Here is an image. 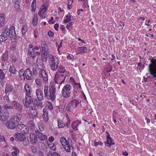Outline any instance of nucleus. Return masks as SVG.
Instances as JSON below:
<instances>
[{
  "label": "nucleus",
  "mask_w": 156,
  "mask_h": 156,
  "mask_svg": "<svg viewBox=\"0 0 156 156\" xmlns=\"http://www.w3.org/2000/svg\"><path fill=\"white\" fill-rule=\"evenodd\" d=\"M70 124V121L69 120H67V122L65 124V126L68 127V126Z\"/></svg>",
  "instance_id": "nucleus-63"
},
{
  "label": "nucleus",
  "mask_w": 156,
  "mask_h": 156,
  "mask_svg": "<svg viewBox=\"0 0 156 156\" xmlns=\"http://www.w3.org/2000/svg\"><path fill=\"white\" fill-rule=\"evenodd\" d=\"M69 103L68 105H67L66 109V110L69 112L72 111L75 108L73 106Z\"/></svg>",
  "instance_id": "nucleus-35"
},
{
  "label": "nucleus",
  "mask_w": 156,
  "mask_h": 156,
  "mask_svg": "<svg viewBox=\"0 0 156 156\" xmlns=\"http://www.w3.org/2000/svg\"><path fill=\"white\" fill-rule=\"evenodd\" d=\"M53 20V18L52 17H51L50 20H48V23L49 24H54V22L52 21V20Z\"/></svg>",
  "instance_id": "nucleus-56"
},
{
  "label": "nucleus",
  "mask_w": 156,
  "mask_h": 156,
  "mask_svg": "<svg viewBox=\"0 0 156 156\" xmlns=\"http://www.w3.org/2000/svg\"><path fill=\"white\" fill-rule=\"evenodd\" d=\"M58 126L59 128H63L65 126V124L62 121H58Z\"/></svg>",
  "instance_id": "nucleus-37"
},
{
  "label": "nucleus",
  "mask_w": 156,
  "mask_h": 156,
  "mask_svg": "<svg viewBox=\"0 0 156 156\" xmlns=\"http://www.w3.org/2000/svg\"><path fill=\"white\" fill-rule=\"evenodd\" d=\"M71 126L75 131L79 129L83 131L87 129L85 125L81 124V121L79 120L73 122L71 123Z\"/></svg>",
  "instance_id": "nucleus-7"
},
{
  "label": "nucleus",
  "mask_w": 156,
  "mask_h": 156,
  "mask_svg": "<svg viewBox=\"0 0 156 156\" xmlns=\"http://www.w3.org/2000/svg\"><path fill=\"white\" fill-rule=\"evenodd\" d=\"M27 30V25H24L22 27L21 31L23 35L25 36L26 35Z\"/></svg>",
  "instance_id": "nucleus-34"
},
{
  "label": "nucleus",
  "mask_w": 156,
  "mask_h": 156,
  "mask_svg": "<svg viewBox=\"0 0 156 156\" xmlns=\"http://www.w3.org/2000/svg\"><path fill=\"white\" fill-rule=\"evenodd\" d=\"M105 145L107 146H108L109 145V144H110L109 143V140H108L107 139V140L105 142Z\"/></svg>",
  "instance_id": "nucleus-61"
},
{
  "label": "nucleus",
  "mask_w": 156,
  "mask_h": 156,
  "mask_svg": "<svg viewBox=\"0 0 156 156\" xmlns=\"http://www.w3.org/2000/svg\"><path fill=\"white\" fill-rule=\"evenodd\" d=\"M75 82H74V83L75 85L74 86V87L75 89H81V87L80 85V83H75Z\"/></svg>",
  "instance_id": "nucleus-42"
},
{
  "label": "nucleus",
  "mask_w": 156,
  "mask_h": 156,
  "mask_svg": "<svg viewBox=\"0 0 156 156\" xmlns=\"http://www.w3.org/2000/svg\"><path fill=\"white\" fill-rule=\"evenodd\" d=\"M113 119L114 120V122L115 123H116V116L118 115V114H117V113L116 112L114 113L113 114Z\"/></svg>",
  "instance_id": "nucleus-53"
},
{
  "label": "nucleus",
  "mask_w": 156,
  "mask_h": 156,
  "mask_svg": "<svg viewBox=\"0 0 156 156\" xmlns=\"http://www.w3.org/2000/svg\"><path fill=\"white\" fill-rule=\"evenodd\" d=\"M36 1L35 0H34L33 1L31 5V6L32 7V11H34V10L35 9V8H36Z\"/></svg>",
  "instance_id": "nucleus-43"
},
{
  "label": "nucleus",
  "mask_w": 156,
  "mask_h": 156,
  "mask_svg": "<svg viewBox=\"0 0 156 156\" xmlns=\"http://www.w3.org/2000/svg\"><path fill=\"white\" fill-rule=\"evenodd\" d=\"M36 94L37 98L39 101L44 100V97L42 90L40 88L37 89L36 90Z\"/></svg>",
  "instance_id": "nucleus-13"
},
{
  "label": "nucleus",
  "mask_w": 156,
  "mask_h": 156,
  "mask_svg": "<svg viewBox=\"0 0 156 156\" xmlns=\"http://www.w3.org/2000/svg\"><path fill=\"white\" fill-rule=\"evenodd\" d=\"M24 89L26 91V96H30L31 89L30 87L29 86L28 84L25 83L24 86Z\"/></svg>",
  "instance_id": "nucleus-23"
},
{
  "label": "nucleus",
  "mask_w": 156,
  "mask_h": 156,
  "mask_svg": "<svg viewBox=\"0 0 156 156\" xmlns=\"http://www.w3.org/2000/svg\"><path fill=\"white\" fill-rule=\"evenodd\" d=\"M48 7V6L46 4L42 5L38 12V15L40 16H42L46 11Z\"/></svg>",
  "instance_id": "nucleus-19"
},
{
  "label": "nucleus",
  "mask_w": 156,
  "mask_h": 156,
  "mask_svg": "<svg viewBox=\"0 0 156 156\" xmlns=\"http://www.w3.org/2000/svg\"><path fill=\"white\" fill-rule=\"evenodd\" d=\"M5 16L4 14H0V27H2L5 24Z\"/></svg>",
  "instance_id": "nucleus-24"
},
{
  "label": "nucleus",
  "mask_w": 156,
  "mask_h": 156,
  "mask_svg": "<svg viewBox=\"0 0 156 156\" xmlns=\"http://www.w3.org/2000/svg\"><path fill=\"white\" fill-rule=\"evenodd\" d=\"M43 114H42V116L43 117V119L45 122H47L49 120L48 113L46 111V110L45 109H43Z\"/></svg>",
  "instance_id": "nucleus-28"
},
{
  "label": "nucleus",
  "mask_w": 156,
  "mask_h": 156,
  "mask_svg": "<svg viewBox=\"0 0 156 156\" xmlns=\"http://www.w3.org/2000/svg\"><path fill=\"white\" fill-rule=\"evenodd\" d=\"M28 125L30 127H31L32 129L34 128V122L33 120H30L28 122Z\"/></svg>",
  "instance_id": "nucleus-41"
},
{
  "label": "nucleus",
  "mask_w": 156,
  "mask_h": 156,
  "mask_svg": "<svg viewBox=\"0 0 156 156\" xmlns=\"http://www.w3.org/2000/svg\"><path fill=\"white\" fill-rule=\"evenodd\" d=\"M5 75L2 70L0 69V79L2 80H3L5 78Z\"/></svg>",
  "instance_id": "nucleus-38"
},
{
  "label": "nucleus",
  "mask_w": 156,
  "mask_h": 156,
  "mask_svg": "<svg viewBox=\"0 0 156 156\" xmlns=\"http://www.w3.org/2000/svg\"><path fill=\"white\" fill-rule=\"evenodd\" d=\"M70 86L68 84L66 85L62 90V94L63 96L65 98L69 97L70 94Z\"/></svg>",
  "instance_id": "nucleus-10"
},
{
  "label": "nucleus",
  "mask_w": 156,
  "mask_h": 156,
  "mask_svg": "<svg viewBox=\"0 0 156 156\" xmlns=\"http://www.w3.org/2000/svg\"><path fill=\"white\" fill-rule=\"evenodd\" d=\"M72 23L71 22L69 23L67 25V26H66L67 28L69 30H70L72 28Z\"/></svg>",
  "instance_id": "nucleus-47"
},
{
  "label": "nucleus",
  "mask_w": 156,
  "mask_h": 156,
  "mask_svg": "<svg viewBox=\"0 0 156 156\" xmlns=\"http://www.w3.org/2000/svg\"><path fill=\"white\" fill-rule=\"evenodd\" d=\"M49 66L52 70L56 71L58 67L59 60L56 56L48 54Z\"/></svg>",
  "instance_id": "nucleus-3"
},
{
  "label": "nucleus",
  "mask_w": 156,
  "mask_h": 156,
  "mask_svg": "<svg viewBox=\"0 0 156 156\" xmlns=\"http://www.w3.org/2000/svg\"><path fill=\"white\" fill-rule=\"evenodd\" d=\"M69 103L70 104H72V105L73 106L74 108H75L77 105L79 104V102L76 99L71 101L69 102Z\"/></svg>",
  "instance_id": "nucleus-31"
},
{
  "label": "nucleus",
  "mask_w": 156,
  "mask_h": 156,
  "mask_svg": "<svg viewBox=\"0 0 156 156\" xmlns=\"http://www.w3.org/2000/svg\"><path fill=\"white\" fill-rule=\"evenodd\" d=\"M35 52H32L30 50H28V54L30 55L31 56L34 58L35 57Z\"/></svg>",
  "instance_id": "nucleus-45"
},
{
  "label": "nucleus",
  "mask_w": 156,
  "mask_h": 156,
  "mask_svg": "<svg viewBox=\"0 0 156 156\" xmlns=\"http://www.w3.org/2000/svg\"><path fill=\"white\" fill-rule=\"evenodd\" d=\"M39 74L42 77L43 80L45 83H47L48 80V76L45 70L43 69L40 70Z\"/></svg>",
  "instance_id": "nucleus-17"
},
{
  "label": "nucleus",
  "mask_w": 156,
  "mask_h": 156,
  "mask_svg": "<svg viewBox=\"0 0 156 156\" xmlns=\"http://www.w3.org/2000/svg\"><path fill=\"white\" fill-rule=\"evenodd\" d=\"M16 129L21 133L27 134L29 132V128L27 126L23 124H18L16 125Z\"/></svg>",
  "instance_id": "nucleus-8"
},
{
  "label": "nucleus",
  "mask_w": 156,
  "mask_h": 156,
  "mask_svg": "<svg viewBox=\"0 0 156 156\" xmlns=\"http://www.w3.org/2000/svg\"><path fill=\"white\" fill-rule=\"evenodd\" d=\"M41 101L38 100V101H36V103H35L34 107H41L42 105V103Z\"/></svg>",
  "instance_id": "nucleus-40"
},
{
  "label": "nucleus",
  "mask_w": 156,
  "mask_h": 156,
  "mask_svg": "<svg viewBox=\"0 0 156 156\" xmlns=\"http://www.w3.org/2000/svg\"><path fill=\"white\" fill-rule=\"evenodd\" d=\"M23 101L25 106L30 108L32 106L31 105L34 102V100L30 96H27L25 97V98L23 99Z\"/></svg>",
  "instance_id": "nucleus-9"
},
{
  "label": "nucleus",
  "mask_w": 156,
  "mask_h": 156,
  "mask_svg": "<svg viewBox=\"0 0 156 156\" xmlns=\"http://www.w3.org/2000/svg\"><path fill=\"white\" fill-rule=\"evenodd\" d=\"M103 143L100 141H97L96 140L94 142V145L95 146H97L98 145H100V146L102 145Z\"/></svg>",
  "instance_id": "nucleus-46"
},
{
  "label": "nucleus",
  "mask_w": 156,
  "mask_h": 156,
  "mask_svg": "<svg viewBox=\"0 0 156 156\" xmlns=\"http://www.w3.org/2000/svg\"><path fill=\"white\" fill-rule=\"evenodd\" d=\"M58 71L56 73L55 75V80L56 79V80H55L56 83L58 84L59 83L60 84H61L62 83L64 82L65 78L66 77V76H65L64 78L61 82H60L59 81L60 80L59 78H60L61 79V78H62L64 76V75L61 74H60V73H63L65 72L66 71V69L64 67L62 66H58Z\"/></svg>",
  "instance_id": "nucleus-5"
},
{
  "label": "nucleus",
  "mask_w": 156,
  "mask_h": 156,
  "mask_svg": "<svg viewBox=\"0 0 156 156\" xmlns=\"http://www.w3.org/2000/svg\"><path fill=\"white\" fill-rule=\"evenodd\" d=\"M31 150L32 152H33V153H35L37 152V148L34 146H32Z\"/></svg>",
  "instance_id": "nucleus-51"
},
{
  "label": "nucleus",
  "mask_w": 156,
  "mask_h": 156,
  "mask_svg": "<svg viewBox=\"0 0 156 156\" xmlns=\"http://www.w3.org/2000/svg\"><path fill=\"white\" fill-rule=\"evenodd\" d=\"M87 51V48L84 46L79 47L77 50V51L80 54H82L83 53H86Z\"/></svg>",
  "instance_id": "nucleus-27"
},
{
  "label": "nucleus",
  "mask_w": 156,
  "mask_h": 156,
  "mask_svg": "<svg viewBox=\"0 0 156 156\" xmlns=\"http://www.w3.org/2000/svg\"><path fill=\"white\" fill-rule=\"evenodd\" d=\"M32 71L29 68L27 69L24 71L22 75L28 80H30L34 78L33 75L37 76L38 74L36 67L35 66L32 68Z\"/></svg>",
  "instance_id": "nucleus-4"
},
{
  "label": "nucleus",
  "mask_w": 156,
  "mask_h": 156,
  "mask_svg": "<svg viewBox=\"0 0 156 156\" xmlns=\"http://www.w3.org/2000/svg\"><path fill=\"white\" fill-rule=\"evenodd\" d=\"M35 82L36 84L39 86L41 85V82L40 80L39 79H37L35 80Z\"/></svg>",
  "instance_id": "nucleus-52"
},
{
  "label": "nucleus",
  "mask_w": 156,
  "mask_h": 156,
  "mask_svg": "<svg viewBox=\"0 0 156 156\" xmlns=\"http://www.w3.org/2000/svg\"><path fill=\"white\" fill-rule=\"evenodd\" d=\"M47 156H54V155L53 152L52 153H48Z\"/></svg>",
  "instance_id": "nucleus-64"
},
{
  "label": "nucleus",
  "mask_w": 156,
  "mask_h": 156,
  "mask_svg": "<svg viewBox=\"0 0 156 156\" xmlns=\"http://www.w3.org/2000/svg\"><path fill=\"white\" fill-rule=\"evenodd\" d=\"M12 105L18 111H21L22 109V106L18 102L13 101L12 102Z\"/></svg>",
  "instance_id": "nucleus-21"
},
{
  "label": "nucleus",
  "mask_w": 156,
  "mask_h": 156,
  "mask_svg": "<svg viewBox=\"0 0 156 156\" xmlns=\"http://www.w3.org/2000/svg\"><path fill=\"white\" fill-rule=\"evenodd\" d=\"M59 25L58 23H56L54 25V28L56 30H57L58 27Z\"/></svg>",
  "instance_id": "nucleus-60"
},
{
  "label": "nucleus",
  "mask_w": 156,
  "mask_h": 156,
  "mask_svg": "<svg viewBox=\"0 0 156 156\" xmlns=\"http://www.w3.org/2000/svg\"><path fill=\"white\" fill-rule=\"evenodd\" d=\"M37 16V14H34V16L32 24L34 26H36L38 23Z\"/></svg>",
  "instance_id": "nucleus-32"
},
{
  "label": "nucleus",
  "mask_w": 156,
  "mask_h": 156,
  "mask_svg": "<svg viewBox=\"0 0 156 156\" xmlns=\"http://www.w3.org/2000/svg\"><path fill=\"white\" fill-rule=\"evenodd\" d=\"M19 152V151H14L12 152V155L13 156H17V153Z\"/></svg>",
  "instance_id": "nucleus-55"
},
{
  "label": "nucleus",
  "mask_w": 156,
  "mask_h": 156,
  "mask_svg": "<svg viewBox=\"0 0 156 156\" xmlns=\"http://www.w3.org/2000/svg\"><path fill=\"white\" fill-rule=\"evenodd\" d=\"M60 142L65 150L68 152H70V147L69 144L65 138L62 137L60 139Z\"/></svg>",
  "instance_id": "nucleus-11"
},
{
  "label": "nucleus",
  "mask_w": 156,
  "mask_h": 156,
  "mask_svg": "<svg viewBox=\"0 0 156 156\" xmlns=\"http://www.w3.org/2000/svg\"><path fill=\"white\" fill-rule=\"evenodd\" d=\"M23 145H24L25 146H27V145L29 143V140H26V138H25V139L23 141Z\"/></svg>",
  "instance_id": "nucleus-48"
},
{
  "label": "nucleus",
  "mask_w": 156,
  "mask_h": 156,
  "mask_svg": "<svg viewBox=\"0 0 156 156\" xmlns=\"http://www.w3.org/2000/svg\"><path fill=\"white\" fill-rule=\"evenodd\" d=\"M151 63L148 66V70L150 74L152 76L151 78L155 79L156 78V60H151Z\"/></svg>",
  "instance_id": "nucleus-6"
},
{
  "label": "nucleus",
  "mask_w": 156,
  "mask_h": 156,
  "mask_svg": "<svg viewBox=\"0 0 156 156\" xmlns=\"http://www.w3.org/2000/svg\"><path fill=\"white\" fill-rule=\"evenodd\" d=\"M106 137L107 139H108V140H109V143L110 144H109V145L108 146V147H110L111 146V145L115 144V143L113 142V139L111 138L109 134H108Z\"/></svg>",
  "instance_id": "nucleus-29"
},
{
  "label": "nucleus",
  "mask_w": 156,
  "mask_h": 156,
  "mask_svg": "<svg viewBox=\"0 0 156 156\" xmlns=\"http://www.w3.org/2000/svg\"><path fill=\"white\" fill-rule=\"evenodd\" d=\"M47 55H46L44 58H42V60L39 59L38 60V58L37 59L36 64L38 68L40 70L43 69L45 67L44 63L43 62H46L47 61L48 59V57H47Z\"/></svg>",
  "instance_id": "nucleus-12"
},
{
  "label": "nucleus",
  "mask_w": 156,
  "mask_h": 156,
  "mask_svg": "<svg viewBox=\"0 0 156 156\" xmlns=\"http://www.w3.org/2000/svg\"><path fill=\"white\" fill-rule=\"evenodd\" d=\"M71 16L70 13H69L67 16H66V18L69 21L71 20Z\"/></svg>",
  "instance_id": "nucleus-54"
},
{
  "label": "nucleus",
  "mask_w": 156,
  "mask_h": 156,
  "mask_svg": "<svg viewBox=\"0 0 156 156\" xmlns=\"http://www.w3.org/2000/svg\"><path fill=\"white\" fill-rule=\"evenodd\" d=\"M0 140L1 142H3V141H5V138L4 137L0 135Z\"/></svg>",
  "instance_id": "nucleus-62"
},
{
  "label": "nucleus",
  "mask_w": 156,
  "mask_h": 156,
  "mask_svg": "<svg viewBox=\"0 0 156 156\" xmlns=\"http://www.w3.org/2000/svg\"><path fill=\"white\" fill-rule=\"evenodd\" d=\"M3 108L7 111L12 110L13 108V107L12 106L9 105H8L5 104L3 105Z\"/></svg>",
  "instance_id": "nucleus-36"
},
{
  "label": "nucleus",
  "mask_w": 156,
  "mask_h": 156,
  "mask_svg": "<svg viewBox=\"0 0 156 156\" xmlns=\"http://www.w3.org/2000/svg\"><path fill=\"white\" fill-rule=\"evenodd\" d=\"M9 37L13 42H15L16 40L15 27L12 26L9 28L8 26L6 25L3 28L2 34L0 35V42L6 41Z\"/></svg>",
  "instance_id": "nucleus-1"
},
{
  "label": "nucleus",
  "mask_w": 156,
  "mask_h": 156,
  "mask_svg": "<svg viewBox=\"0 0 156 156\" xmlns=\"http://www.w3.org/2000/svg\"><path fill=\"white\" fill-rule=\"evenodd\" d=\"M48 34L50 37H52L54 35V33L51 31H49L48 32Z\"/></svg>",
  "instance_id": "nucleus-57"
},
{
  "label": "nucleus",
  "mask_w": 156,
  "mask_h": 156,
  "mask_svg": "<svg viewBox=\"0 0 156 156\" xmlns=\"http://www.w3.org/2000/svg\"><path fill=\"white\" fill-rule=\"evenodd\" d=\"M20 0H12V2L13 3L16 4V5L18 6V7L19 6V2H20Z\"/></svg>",
  "instance_id": "nucleus-49"
},
{
  "label": "nucleus",
  "mask_w": 156,
  "mask_h": 156,
  "mask_svg": "<svg viewBox=\"0 0 156 156\" xmlns=\"http://www.w3.org/2000/svg\"><path fill=\"white\" fill-rule=\"evenodd\" d=\"M29 109L30 110V112L33 116H35L37 115L38 112L34 106H33L31 107Z\"/></svg>",
  "instance_id": "nucleus-26"
},
{
  "label": "nucleus",
  "mask_w": 156,
  "mask_h": 156,
  "mask_svg": "<svg viewBox=\"0 0 156 156\" xmlns=\"http://www.w3.org/2000/svg\"><path fill=\"white\" fill-rule=\"evenodd\" d=\"M9 117V114L6 112L2 111L0 113V119L2 121L6 120Z\"/></svg>",
  "instance_id": "nucleus-18"
},
{
  "label": "nucleus",
  "mask_w": 156,
  "mask_h": 156,
  "mask_svg": "<svg viewBox=\"0 0 156 156\" xmlns=\"http://www.w3.org/2000/svg\"><path fill=\"white\" fill-rule=\"evenodd\" d=\"M44 97L47 99H50L52 101L55 99L56 88L55 87L52 86L50 87L48 86H45L44 87Z\"/></svg>",
  "instance_id": "nucleus-2"
},
{
  "label": "nucleus",
  "mask_w": 156,
  "mask_h": 156,
  "mask_svg": "<svg viewBox=\"0 0 156 156\" xmlns=\"http://www.w3.org/2000/svg\"><path fill=\"white\" fill-rule=\"evenodd\" d=\"M17 125V123L11 119L9 120L8 122L5 123V125L7 128L11 129H13L15 128H16V126Z\"/></svg>",
  "instance_id": "nucleus-14"
},
{
  "label": "nucleus",
  "mask_w": 156,
  "mask_h": 156,
  "mask_svg": "<svg viewBox=\"0 0 156 156\" xmlns=\"http://www.w3.org/2000/svg\"><path fill=\"white\" fill-rule=\"evenodd\" d=\"M68 0V3L67 4V6L69 8V9H70L71 8L70 7L71 6L72 3H73V0Z\"/></svg>",
  "instance_id": "nucleus-50"
},
{
  "label": "nucleus",
  "mask_w": 156,
  "mask_h": 156,
  "mask_svg": "<svg viewBox=\"0 0 156 156\" xmlns=\"http://www.w3.org/2000/svg\"><path fill=\"white\" fill-rule=\"evenodd\" d=\"M45 47H42L40 48V52L41 53H44V54L41 55V56H42L43 55H44V57H46V55H47V57H48V55H47V53H46L45 52Z\"/></svg>",
  "instance_id": "nucleus-33"
},
{
  "label": "nucleus",
  "mask_w": 156,
  "mask_h": 156,
  "mask_svg": "<svg viewBox=\"0 0 156 156\" xmlns=\"http://www.w3.org/2000/svg\"><path fill=\"white\" fill-rule=\"evenodd\" d=\"M13 89V87L9 83H6L5 89V93L7 94L9 92H12Z\"/></svg>",
  "instance_id": "nucleus-20"
},
{
  "label": "nucleus",
  "mask_w": 156,
  "mask_h": 156,
  "mask_svg": "<svg viewBox=\"0 0 156 156\" xmlns=\"http://www.w3.org/2000/svg\"><path fill=\"white\" fill-rule=\"evenodd\" d=\"M48 140L50 142L53 141L54 140V137L52 136H50L48 138Z\"/></svg>",
  "instance_id": "nucleus-59"
},
{
  "label": "nucleus",
  "mask_w": 156,
  "mask_h": 156,
  "mask_svg": "<svg viewBox=\"0 0 156 156\" xmlns=\"http://www.w3.org/2000/svg\"><path fill=\"white\" fill-rule=\"evenodd\" d=\"M36 134L38 136V138L41 141H44L47 139V136L44 134L42 133L39 131V130H36L35 132Z\"/></svg>",
  "instance_id": "nucleus-16"
},
{
  "label": "nucleus",
  "mask_w": 156,
  "mask_h": 156,
  "mask_svg": "<svg viewBox=\"0 0 156 156\" xmlns=\"http://www.w3.org/2000/svg\"><path fill=\"white\" fill-rule=\"evenodd\" d=\"M22 115L20 113H18L16 114V115H14L13 118H11L12 119H13V121L15 122L16 123H18L20 120H21L22 118Z\"/></svg>",
  "instance_id": "nucleus-25"
},
{
  "label": "nucleus",
  "mask_w": 156,
  "mask_h": 156,
  "mask_svg": "<svg viewBox=\"0 0 156 156\" xmlns=\"http://www.w3.org/2000/svg\"><path fill=\"white\" fill-rule=\"evenodd\" d=\"M9 71L14 74H15L16 72L15 68L14 66H10V67Z\"/></svg>",
  "instance_id": "nucleus-39"
},
{
  "label": "nucleus",
  "mask_w": 156,
  "mask_h": 156,
  "mask_svg": "<svg viewBox=\"0 0 156 156\" xmlns=\"http://www.w3.org/2000/svg\"><path fill=\"white\" fill-rule=\"evenodd\" d=\"M30 141L32 143H36L37 141V136L33 133H31L30 134Z\"/></svg>",
  "instance_id": "nucleus-22"
},
{
  "label": "nucleus",
  "mask_w": 156,
  "mask_h": 156,
  "mask_svg": "<svg viewBox=\"0 0 156 156\" xmlns=\"http://www.w3.org/2000/svg\"><path fill=\"white\" fill-rule=\"evenodd\" d=\"M2 60L4 62L7 61L8 58V53L5 51L2 56Z\"/></svg>",
  "instance_id": "nucleus-30"
},
{
  "label": "nucleus",
  "mask_w": 156,
  "mask_h": 156,
  "mask_svg": "<svg viewBox=\"0 0 156 156\" xmlns=\"http://www.w3.org/2000/svg\"><path fill=\"white\" fill-rule=\"evenodd\" d=\"M15 140L19 141H23L25 139V136L21 133H17L14 134Z\"/></svg>",
  "instance_id": "nucleus-15"
},
{
  "label": "nucleus",
  "mask_w": 156,
  "mask_h": 156,
  "mask_svg": "<svg viewBox=\"0 0 156 156\" xmlns=\"http://www.w3.org/2000/svg\"><path fill=\"white\" fill-rule=\"evenodd\" d=\"M47 105L50 109L52 110L53 109V106L52 103L50 101H48L47 102Z\"/></svg>",
  "instance_id": "nucleus-44"
},
{
  "label": "nucleus",
  "mask_w": 156,
  "mask_h": 156,
  "mask_svg": "<svg viewBox=\"0 0 156 156\" xmlns=\"http://www.w3.org/2000/svg\"><path fill=\"white\" fill-rule=\"evenodd\" d=\"M67 59H71L73 61V57L72 55H69V56H67Z\"/></svg>",
  "instance_id": "nucleus-58"
}]
</instances>
